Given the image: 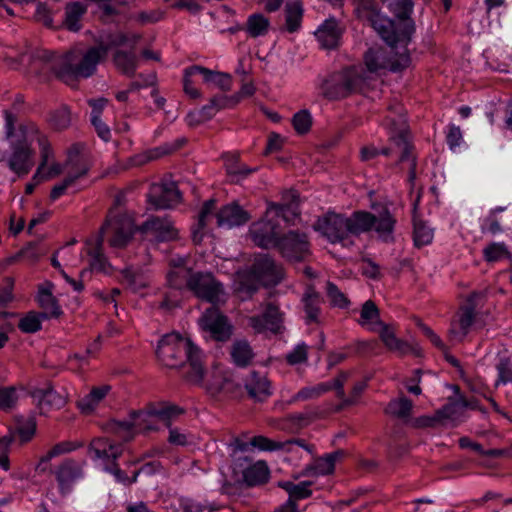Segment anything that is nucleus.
<instances>
[{
	"instance_id": "34",
	"label": "nucleus",
	"mask_w": 512,
	"mask_h": 512,
	"mask_svg": "<svg viewBox=\"0 0 512 512\" xmlns=\"http://www.w3.org/2000/svg\"><path fill=\"white\" fill-rule=\"evenodd\" d=\"M343 455L342 451H335L314 459L301 472V476L329 475L334 472L336 460Z\"/></svg>"
},
{
	"instance_id": "26",
	"label": "nucleus",
	"mask_w": 512,
	"mask_h": 512,
	"mask_svg": "<svg viewBox=\"0 0 512 512\" xmlns=\"http://www.w3.org/2000/svg\"><path fill=\"white\" fill-rule=\"evenodd\" d=\"M54 284L46 281L38 286L37 302L43 312L41 315L44 320L57 318L62 314L58 300L53 295Z\"/></svg>"
},
{
	"instance_id": "41",
	"label": "nucleus",
	"mask_w": 512,
	"mask_h": 512,
	"mask_svg": "<svg viewBox=\"0 0 512 512\" xmlns=\"http://www.w3.org/2000/svg\"><path fill=\"white\" fill-rule=\"evenodd\" d=\"M155 466H159V463H146L139 470L134 471L132 477H128L127 474L120 469L116 462H113L110 466H106V470L115 477L117 482L129 486L137 481V478L141 472L153 473L155 471Z\"/></svg>"
},
{
	"instance_id": "15",
	"label": "nucleus",
	"mask_w": 512,
	"mask_h": 512,
	"mask_svg": "<svg viewBox=\"0 0 512 512\" xmlns=\"http://www.w3.org/2000/svg\"><path fill=\"white\" fill-rule=\"evenodd\" d=\"M66 175L64 179L53 186L51 192H64L67 189H87L91 183L88 176L89 165L83 159L77 160L75 163L68 161L65 165Z\"/></svg>"
},
{
	"instance_id": "4",
	"label": "nucleus",
	"mask_w": 512,
	"mask_h": 512,
	"mask_svg": "<svg viewBox=\"0 0 512 512\" xmlns=\"http://www.w3.org/2000/svg\"><path fill=\"white\" fill-rule=\"evenodd\" d=\"M214 211L215 201L213 199L203 204L198 215L197 224L192 226V238L194 243H201L206 228L213 218L216 219L217 227L226 229L244 225L250 219L248 212L236 202L223 206L216 213H214Z\"/></svg>"
},
{
	"instance_id": "43",
	"label": "nucleus",
	"mask_w": 512,
	"mask_h": 512,
	"mask_svg": "<svg viewBox=\"0 0 512 512\" xmlns=\"http://www.w3.org/2000/svg\"><path fill=\"white\" fill-rule=\"evenodd\" d=\"M396 220L391 215V213L384 209V211L376 217V224L373 226L379 238H381L385 242H390L393 240V231L395 227Z\"/></svg>"
},
{
	"instance_id": "36",
	"label": "nucleus",
	"mask_w": 512,
	"mask_h": 512,
	"mask_svg": "<svg viewBox=\"0 0 512 512\" xmlns=\"http://www.w3.org/2000/svg\"><path fill=\"white\" fill-rule=\"evenodd\" d=\"M323 299L313 287H308L302 298L307 324L318 323Z\"/></svg>"
},
{
	"instance_id": "7",
	"label": "nucleus",
	"mask_w": 512,
	"mask_h": 512,
	"mask_svg": "<svg viewBox=\"0 0 512 512\" xmlns=\"http://www.w3.org/2000/svg\"><path fill=\"white\" fill-rule=\"evenodd\" d=\"M184 413L177 405L168 402L149 403L145 409L132 411L129 416L134 420L137 432H150L159 429V422L170 427V422Z\"/></svg>"
},
{
	"instance_id": "49",
	"label": "nucleus",
	"mask_w": 512,
	"mask_h": 512,
	"mask_svg": "<svg viewBox=\"0 0 512 512\" xmlns=\"http://www.w3.org/2000/svg\"><path fill=\"white\" fill-rule=\"evenodd\" d=\"M382 2L390 12L403 21V27L406 23L412 21L410 18L413 11L412 0H382Z\"/></svg>"
},
{
	"instance_id": "22",
	"label": "nucleus",
	"mask_w": 512,
	"mask_h": 512,
	"mask_svg": "<svg viewBox=\"0 0 512 512\" xmlns=\"http://www.w3.org/2000/svg\"><path fill=\"white\" fill-rule=\"evenodd\" d=\"M252 272L266 285H276L283 279L282 266L268 254H262L255 258Z\"/></svg>"
},
{
	"instance_id": "24",
	"label": "nucleus",
	"mask_w": 512,
	"mask_h": 512,
	"mask_svg": "<svg viewBox=\"0 0 512 512\" xmlns=\"http://www.w3.org/2000/svg\"><path fill=\"white\" fill-rule=\"evenodd\" d=\"M205 389L211 396L234 395L238 390V385L221 368L216 366L212 371L210 378L204 383Z\"/></svg>"
},
{
	"instance_id": "30",
	"label": "nucleus",
	"mask_w": 512,
	"mask_h": 512,
	"mask_svg": "<svg viewBox=\"0 0 512 512\" xmlns=\"http://www.w3.org/2000/svg\"><path fill=\"white\" fill-rule=\"evenodd\" d=\"M280 203H271L267 209L266 217L272 212L277 216H281L287 223H294L295 219L300 217V198L296 194H287Z\"/></svg>"
},
{
	"instance_id": "56",
	"label": "nucleus",
	"mask_w": 512,
	"mask_h": 512,
	"mask_svg": "<svg viewBox=\"0 0 512 512\" xmlns=\"http://www.w3.org/2000/svg\"><path fill=\"white\" fill-rule=\"evenodd\" d=\"M63 166L58 163V162H49L47 164V166H45L44 168V171L42 172L41 175L37 176V171L35 172L33 178H32V182H29L26 184V187H25V192H33V190L35 189V186L42 182V181H47V180H51L57 176H59L62 171H63Z\"/></svg>"
},
{
	"instance_id": "8",
	"label": "nucleus",
	"mask_w": 512,
	"mask_h": 512,
	"mask_svg": "<svg viewBox=\"0 0 512 512\" xmlns=\"http://www.w3.org/2000/svg\"><path fill=\"white\" fill-rule=\"evenodd\" d=\"M364 86L365 77L362 69L349 67L330 75L321 85V92L330 100H338L362 92Z\"/></svg>"
},
{
	"instance_id": "37",
	"label": "nucleus",
	"mask_w": 512,
	"mask_h": 512,
	"mask_svg": "<svg viewBox=\"0 0 512 512\" xmlns=\"http://www.w3.org/2000/svg\"><path fill=\"white\" fill-rule=\"evenodd\" d=\"M349 233L360 235L370 231L376 224V216L366 211H356L347 217Z\"/></svg>"
},
{
	"instance_id": "32",
	"label": "nucleus",
	"mask_w": 512,
	"mask_h": 512,
	"mask_svg": "<svg viewBox=\"0 0 512 512\" xmlns=\"http://www.w3.org/2000/svg\"><path fill=\"white\" fill-rule=\"evenodd\" d=\"M248 395L256 401H265L272 395L271 383L266 376L252 371L245 381Z\"/></svg>"
},
{
	"instance_id": "42",
	"label": "nucleus",
	"mask_w": 512,
	"mask_h": 512,
	"mask_svg": "<svg viewBox=\"0 0 512 512\" xmlns=\"http://www.w3.org/2000/svg\"><path fill=\"white\" fill-rule=\"evenodd\" d=\"M312 482L302 481L295 484L291 481H281L278 486L288 493V500L297 503L299 500L307 499L312 495L310 489Z\"/></svg>"
},
{
	"instance_id": "3",
	"label": "nucleus",
	"mask_w": 512,
	"mask_h": 512,
	"mask_svg": "<svg viewBox=\"0 0 512 512\" xmlns=\"http://www.w3.org/2000/svg\"><path fill=\"white\" fill-rule=\"evenodd\" d=\"M124 203L125 194H117L98 233L103 238L107 235V241L113 248L126 247L138 231L134 215L124 208Z\"/></svg>"
},
{
	"instance_id": "23",
	"label": "nucleus",
	"mask_w": 512,
	"mask_h": 512,
	"mask_svg": "<svg viewBox=\"0 0 512 512\" xmlns=\"http://www.w3.org/2000/svg\"><path fill=\"white\" fill-rule=\"evenodd\" d=\"M249 325L257 333L271 331L273 333L280 332L282 328V313L273 303H268L261 315H254L249 318Z\"/></svg>"
},
{
	"instance_id": "17",
	"label": "nucleus",
	"mask_w": 512,
	"mask_h": 512,
	"mask_svg": "<svg viewBox=\"0 0 512 512\" xmlns=\"http://www.w3.org/2000/svg\"><path fill=\"white\" fill-rule=\"evenodd\" d=\"M249 234L254 244L263 249L274 248L281 234L279 224L272 219H261L249 228Z\"/></svg>"
},
{
	"instance_id": "61",
	"label": "nucleus",
	"mask_w": 512,
	"mask_h": 512,
	"mask_svg": "<svg viewBox=\"0 0 512 512\" xmlns=\"http://www.w3.org/2000/svg\"><path fill=\"white\" fill-rule=\"evenodd\" d=\"M313 118L309 110L302 109L296 112L292 117V125L299 135L307 134L312 127Z\"/></svg>"
},
{
	"instance_id": "38",
	"label": "nucleus",
	"mask_w": 512,
	"mask_h": 512,
	"mask_svg": "<svg viewBox=\"0 0 512 512\" xmlns=\"http://www.w3.org/2000/svg\"><path fill=\"white\" fill-rule=\"evenodd\" d=\"M379 326H381V330L379 332L380 338L389 350L397 352L402 356L413 352L412 346L407 342L398 339L394 330L390 326L384 323Z\"/></svg>"
},
{
	"instance_id": "19",
	"label": "nucleus",
	"mask_w": 512,
	"mask_h": 512,
	"mask_svg": "<svg viewBox=\"0 0 512 512\" xmlns=\"http://www.w3.org/2000/svg\"><path fill=\"white\" fill-rule=\"evenodd\" d=\"M487 295V289L474 291L468 296L466 303L460 308L458 324L462 337L466 336L469 332L472 324L474 323L477 310L484 307Z\"/></svg>"
},
{
	"instance_id": "25",
	"label": "nucleus",
	"mask_w": 512,
	"mask_h": 512,
	"mask_svg": "<svg viewBox=\"0 0 512 512\" xmlns=\"http://www.w3.org/2000/svg\"><path fill=\"white\" fill-rule=\"evenodd\" d=\"M392 144L399 150V161L408 164L409 180L416 176V157L413 153V146L409 140V134L406 129H401L398 133L390 136Z\"/></svg>"
},
{
	"instance_id": "6",
	"label": "nucleus",
	"mask_w": 512,
	"mask_h": 512,
	"mask_svg": "<svg viewBox=\"0 0 512 512\" xmlns=\"http://www.w3.org/2000/svg\"><path fill=\"white\" fill-rule=\"evenodd\" d=\"M35 124L20 125L11 141L12 153L8 160L9 168L18 175H25L34 165V150L32 149L35 137Z\"/></svg>"
},
{
	"instance_id": "54",
	"label": "nucleus",
	"mask_w": 512,
	"mask_h": 512,
	"mask_svg": "<svg viewBox=\"0 0 512 512\" xmlns=\"http://www.w3.org/2000/svg\"><path fill=\"white\" fill-rule=\"evenodd\" d=\"M329 391H331V386L326 382L318 383L314 386H306L301 388L295 395H293L290 403L317 399Z\"/></svg>"
},
{
	"instance_id": "64",
	"label": "nucleus",
	"mask_w": 512,
	"mask_h": 512,
	"mask_svg": "<svg viewBox=\"0 0 512 512\" xmlns=\"http://www.w3.org/2000/svg\"><path fill=\"white\" fill-rule=\"evenodd\" d=\"M43 317L41 313L29 312L25 317L20 319L18 328L24 333H35L41 329Z\"/></svg>"
},
{
	"instance_id": "5",
	"label": "nucleus",
	"mask_w": 512,
	"mask_h": 512,
	"mask_svg": "<svg viewBox=\"0 0 512 512\" xmlns=\"http://www.w3.org/2000/svg\"><path fill=\"white\" fill-rule=\"evenodd\" d=\"M364 63L371 73L384 69L401 72L410 66L411 57L406 46H373L365 52Z\"/></svg>"
},
{
	"instance_id": "2",
	"label": "nucleus",
	"mask_w": 512,
	"mask_h": 512,
	"mask_svg": "<svg viewBox=\"0 0 512 512\" xmlns=\"http://www.w3.org/2000/svg\"><path fill=\"white\" fill-rule=\"evenodd\" d=\"M156 355L166 367L178 368L188 362L190 370L187 372L189 381L204 383V367L202 352L193 345L190 339L177 333L167 334L159 341Z\"/></svg>"
},
{
	"instance_id": "45",
	"label": "nucleus",
	"mask_w": 512,
	"mask_h": 512,
	"mask_svg": "<svg viewBox=\"0 0 512 512\" xmlns=\"http://www.w3.org/2000/svg\"><path fill=\"white\" fill-rule=\"evenodd\" d=\"M303 17L302 4L299 1L287 2L285 6L286 29L290 33L298 31Z\"/></svg>"
},
{
	"instance_id": "48",
	"label": "nucleus",
	"mask_w": 512,
	"mask_h": 512,
	"mask_svg": "<svg viewBox=\"0 0 512 512\" xmlns=\"http://www.w3.org/2000/svg\"><path fill=\"white\" fill-rule=\"evenodd\" d=\"M270 21L260 13H254L248 16L245 30L252 38L264 36L268 33Z\"/></svg>"
},
{
	"instance_id": "16",
	"label": "nucleus",
	"mask_w": 512,
	"mask_h": 512,
	"mask_svg": "<svg viewBox=\"0 0 512 512\" xmlns=\"http://www.w3.org/2000/svg\"><path fill=\"white\" fill-rule=\"evenodd\" d=\"M237 105V97L231 95L219 94L213 96L208 104L204 105L198 111L188 113L187 120L189 125H196L211 120L219 111L230 109Z\"/></svg>"
},
{
	"instance_id": "11",
	"label": "nucleus",
	"mask_w": 512,
	"mask_h": 512,
	"mask_svg": "<svg viewBox=\"0 0 512 512\" xmlns=\"http://www.w3.org/2000/svg\"><path fill=\"white\" fill-rule=\"evenodd\" d=\"M192 269L169 270L166 275L168 291L160 303L163 309H173L178 307L183 292L189 291L192 276Z\"/></svg>"
},
{
	"instance_id": "33",
	"label": "nucleus",
	"mask_w": 512,
	"mask_h": 512,
	"mask_svg": "<svg viewBox=\"0 0 512 512\" xmlns=\"http://www.w3.org/2000/svg\"><path fill=\"white\" fill-rule=\"evenodd\" d=\"M87 5L78 1L69 2L65 5L64 16L61 27L71 32H78L82 29V20L87 13Z\"/></svg>"
},
{
	"instance_id": "58",
	"label": "nucleus",
	"mask_w": 512,
	"mask_h": 512,
	"mask_svg": "<svg viewBox=\"0 0 512 512\" xmlns=\"http://www.w3.org/2000/svg\"><path fill=\"white\" fill-rule=\"evenodd\" d=\"M357 322L363 327L374 324L380 325L383 323L380 321V312L374 301L367 300L363 303L360 310V319Z\"/></svg>"
},
{
	"instance_id": "9",
	"label": "nucleus",
	"mask_w": 512,
	"mask_h": 512,
	"mask_svg": "<svg viewBox=\"0 0 512 512\" xmlns=\"http://www.w3.org/2000/svg\"><path fill=\"white\" fill-rule=\"evenodd\" d=\"M365 19L389 46H407L411 40L412 34L415 32L413 21L406 23L405 27H402V29L398 31L394 28L393 22L381 16L378 10Z\"/></svg>"
},
{
	"instance_id": "47",
	"label": "nucleus",
	"mask_w": 512,
	"mask_h": 512,
	"mask_svg": "<svg viewBox=\"0 0 512 512\" xmlns=\"http://www.w3.org/2000/svg\"><path fill=\"white\" fill-rule=\"evenodd\" d=\"M434 238V231L427 223L416 216L413 218V241L417 248L429 245Z\"/></svg>"
},
{
	"instance_id": "35",
	"label": "nucleus",
	"mask_w": 512,
	"mask_h": 512,
	"mask_svg": "<svg viewBox=\"0 0 512 512\" xmlns=\"http://www.w3.org/2000/svg\"><path fill=\"white\" fill-rule=\"evenodd\" d=\"M112 61L115 68L121 74L127 77H133L136 74L139 59L133 50L125 51L116 49L113 54Z\"/></svg>"
},
{
	"instance_id": "14",
	"label": "nucleus",
	"mask_w": 512,
	"mask_h": 512,
	"mask_svg": "<svg viewBox=\"0 0 512 512\" xmlns=\"http://www.w3.org/2000/svg\"><path fill=\"white\" fill-rule=\"evenodd\" d=\"M51 473L55 477L59 493L62 496H67L71 493L73 485L84 477V463L66 458L54 466Z\"/></svg>"
},
{
	"instance_id": "20",
	"label": "nucleus",
	"mask_w": 512,
	"mask_h": 512,
	"mask_svg": "<svg viewBox=\"0 0 512 512\" xmlns=\"http://www.w3.org/2000/svg\"><path fill=\"white\" fill-rule=\"evenodd\" d=\"M138 232L147 239L158 242L169 241L177 237V230L165 218L151 217L138 226Z\"/></svg>"
},
{
	"instance_id": "29",
	"label": "nucleus",
	"mask_w": 512,
	"mask_h": 512,
	"mask_svg": "<svg viewBox=\"0 0 512 512\" xmlns=\"http://www.w3.org/2000/svg\"><path fill=\"white\" fill-rule=\"evenodd\" d=\"M103 237L97 235L86 240V253L90 257V267L97 272L109 273L110 264L103 253Z\"/></svg>"
},
{
	"instance_id": "63",
	"label": "nucleus",
	"mask_w": 512,
	"mask_h": 512,
	"mask_svg": "<svg viewBox=\"0 0 512 512\" xmlns=\"http://www.w3.org/2000/svg\"><path fill=\"white\" fill-rule=\"evenodd\" d=\"M413 403L407 397L391 400L387 406V412L398 417L405 418L410 416Z\"/></svg>"
},
{
	"instance_id": "60",
	"label": "nucleus",
	"mask_w": 512,
	"mask_h": 512,
	"mask_svg": "<svg viewBox=\"0 0 512 512\" xmlns=\"http://www.w3.org/2000/svg\"><path fill=\"white\" fill-rule=\"evenodd\" d=\"M186 142L185 139H178L173 143H165L158 147L149 149L146 151L148 161L158 160L166 155H170L180 149L183 144Z\"/></svg>"
},
{
	"instance_id": "55",
	"label": "nucleus",
	"mask_w": 512,
	"mask_h": 512,
	"mask_svg": "<svg viewBox=\"0 0 512 512\" xmlns=\"http://www.w3.org/2000/svg\"><path fill=\"white\" fill-rule=\"evenodd\" d=\"M32 396L39 400L40 404H47L53 407H61L64 404V399L52 387L50 383L45 388H35Z\"/></svg>"
},
{
	"instance_id": "59",
	"label": "nucleus",
	"mask_w": 512,
	"mask_h": 512,
	"mask_svg": "<svg viewBox=\"0 0 512 512\" xmlns=\"http://www.w3.org/2000/svg\"><path fill=\"white\" fill-rule=\"evenodd\" d=\"M225 168L229 175L246 177L256 169H250L245 164L240 162L238 154H228L225 156Z\"/></svg>"
},
{
	"instance_id": "21",
	"label": "nucleus",
	"mask_w": 512,
	"mask_h": 512,
	"mask_svg": "<svg viewBox=\"0 0 512 512\" xmlns=\"http://www.w3.org/2000/svg\"><path fill=\"white\" fill-rule=\"evenodd\" d=\"M123 445L109 438H94L88 447V455L93 460H101L107 466L109 463L115 462L123 453Z\"/></svg>"
},
{
	"instance_id": "39",
	"label": "nucleus",
	"mask_w": 512,
	"mask_h": 512,
	"mask_svg": "<svg viewBox=\"0 0 512 512\" xmlns=\"http://www.w3.org/2000/svg\"><path fill=\"white\" fill-rule=\"evenodd\" d=\"M269 476L270 470L265 461H257L243 471V480L250 487L265 484Z\"/></svg>"
},
{
	"instance_id": "62",
	"label": "nucleus",
	"mask_w": 512,
	"mask_h": 512,
	"mask_svg": "<svg viewBox=\"0 0 512 512\" xmlns=\"http://www.w3.org/2000/svg\"><path fill=\"white\" fill-rule=\"evenodd\" d=\"M326 294L331 306L340 309H346L349 307L350 300L348 297L331 281H327L326 283Z\"/></svg>"
},
{
	"instance_id": "53",
	"label": "nucleus",
	"mask_w": 512,
	"mask_h": 512,
	"mask_svg": "<svg viewBox=\"0 0 512 512\" xmlns=\"http://www.w3.org/2000/svg\"><path fill=\"white\" fill-rule=\"evenodd\" d=\"M182 201V194H148V203L156 210L173 209Z\"/></svg>"
},
{
	"instance_id": "28",
	"label": "nucleus",
	"mask_w": 512,
	"mask_h": 512,
	"mask_svg": "<svg viewBox=\"0 0 512 512\" xmlns=\"http://www.w3.org/2000/svg\"><path fill=\"white\" fill-rule=\"evenodd\" d=\"M342 29L338 21L331 17L326 19L315 31V37L320 46L325 49H334L339 45Z\"/></svg>"
},
{
	"instance_id": "57",
	"label": "nucleus",
	"mask_w": 512,
	"mask_h": 512,
	"mask_svg": "<svg viewBox=\"0 0 512 512\" xmlns=\"http://www.w3.org/2000/svg\"><path fill=\"white\" fill-rule=\"evenodd\" d=\"M108 429L123 441H130L134 435L136 428L134 420L130 417L129 420H111L108 423Z\"/></svg>"
},
{
	"instance_id": "44",
	"label": "nucleus",
	"mask_w": 512,
	"mask_h": 512,
	"mask_svg": "<svg viewBox=\"0 0 512 512\" xmlns=\"http://www.w3.org/2000/svg\"><path fill=\"white\" fill-rule=\"evenodd\" d=\"M230 354L233 362L238 367L248 366L254 357L252 348L246 340L235 341L231 347Z\"/></svg>"
},
{
	"instance_id": "27",
	"label": "nucleus",
	"mask_w": 512,
	"mask_h": 512,
	"mask_svg": "<svg viewBox=\"0 0 512 512\" xmlns=\"http://www.w3.org/2000/svg\"><path fill=\"white\" fill-rule=\"evenodd\" d=\"M251 444L262 451H275L286 449L287 451H292V446L297 445L303 449H305L308 453L313 454L315 450V446L312 444H307L304 439L301 438H293L287 440L285 442H275L265 436L258 435L251 438Z\"/></svg>"
},
{
	"instance_id": "50",
	"label": "nucleus",
	"mask_w": 512,
	"mask_h": 512,
	"mask_svg": "<svg viewBox=\"0 0 512 512\" xmlns=\"http://www.w3.org/2000/svg\"><path fill=\"white\" fill-rule=\"evenodd\" d=\"M202 79L205 83H213L223 92L232 89L233 81L229 73L213 71L202 66Z\"/></svg>"
},
{
	"instance_id": "31",
	"label": "nucleus",
	"mask_w": 512,
	"mask_h": 512,
	"mask_svg": "<svg viewBox=\"0 0 512 512\" xmlns=\"http://www.w3.org/2000/svg\"><path fill=\"white\" fill-rule=\"evenodd\" d=\"M182 183L175 179L172 174H165L158 181H135L131 184L130 190H151L152 192H180Z\"/></svg>"
},
{
	"instance_id": "18",
	"label": "nucleus",
	"mask_w": 512,
	"mask_h": 512,
	"mask_svg": "<svg viewBox=\"0 0 512 512\" xmlns=\"http://www.w3.org/2000/svg\"><path fill=\"white\" fill-rule=\"evenodd\" d=\"M200 322L203 329L208 331L212 338L217 341H227L232 334L227 317L214 306L206 309Z\"/></svg>"
},
{
	"instance_id": "10",
	"label": "nucleus",
	"mask_w": 512,
	"mask_h": 512,
	"mask_svg": "<svg viewBox=\"0 0 512 512\" xmlns=\"http://www.w3.org/2000/svg\"><path fill=\"white\" fill-rule=\"evenodd\" d=\"M314 228L333 244L341 243L343 246H348L353 243L350 238L347 217L341 214L328 212L318 219Z\"/></svg>"
},
{
	"instance_id": "52",
	"label": "nucleus",
	"mask_w": 512,
	"mask_h": 512,
	"mask_svg": "<svg viewBox=\"0 0 512 512\" xmlns=\"http://www.w3.org/2000/svg\"><path fill=\"white\" fill-rule=\"evenodd\" d=\"M35 137L33 138V142H37L40 148V156L41 162L37 168V176L41 175L44 171L45 166L53 159L54 153L51 148V145L43 133L40 132L37 125L35 124Z\"/></svg>"
},
{
	"instance_id": "46",
	"label": "nucleus",
	"mask_w": 512,
	"mask_h": 512,
	"mask_svg": "<svg viewBox=\"0 0 512 512\" xmlns=\"http://www.w3.org/2000/svg\"><path fill=\"white\" fill-rule=\"evenodd\" d=\"M197 76L202 77V66L192 65L183 71V90L192 99H198L202 95L196 88L195 78Z\"/></svg>"
},
{
	"instance_id": "13",
	"label": "nucleus",
	"mask_w": 512,
	"mask_h": 512,
	"mask_svg": "<svg viewBox=\"0 0 512 512\" xmlns=\"http://www.w3.org/2000/svg\"><path fill=\"white\" fill-rule=\"evenodd\" d=\"M274 248L289 261H302L310 254L308 237L299 231L282 234Z\"/></svg>"
},
{
	"instance_id": "51",
	"label": "nucleus",
	"mask_w": 512,
	"mask_h": 512,
	"mask_svg": "<svg viewBox=\"0 0 512 512\" xmlns=\"http://www.w3.org/2000/svg\"><path fill=\"white\" fill-rule=\"evenodd\" d=\"M82 443H75L72 441H62L55 444L47 453L41 458L40 463L38 464V469L42 472L46 471L45 464L49 462L52 458L60 456L62 454H66L72 452L80 447H82Z\"/></svg>"
},
{
	"instance_id": "1",
	"label": "nucleus",
	"mask_w": 512,
	"mask_h": 512,
	"mask_svg": "<svg viewBox=\"0 0 512 512\" xmlns=\"http://www.w3.org/2000/svg\"><path fill=\"white\" fill-rule=\"evenodd\" d=\"M141 39L142 35L139 33L117 32L108 34L101 39L98 45L90 47L78 62L74 53L59 55L44 50L39 52L37 57L45 63L47 69L51 70L58 79L71 87H75L80 78H88L95 73L97 65L111 49L129 44L131 50H133Z\"/></svg>"
},
{
	"instance_id": "40",
	"label": "nucleus",
	"mask_w": 512,
	"mask_h": 512,
	"mask_svg": "<svg viewBox=\"0 0 512 512\" xmlns=\"http://www.w3.org/2000/svg\"><path fill=\"white\" fill-rule=\"evenodd\" d=\"M110 390L109 385L93 387L89 394L78 400V408L85 414L92 413Z\"/></svg>"
},
{
	"instance_id": "12",
	"label": "nucleus",
	"mask_w": 512,
	"mask_h": 512,
	"mask_svg": "<svg viewBox=\"0 0 512 512\" xmlns=\"http://www.w3.org/2000/svg\"><path fill=\"white\" fill-rule=\"evenodd\" d=\"M189 291L213 305L219 303L225 294L223 284L212 273L201 271L192 276Z\"/></svg>"
}]
</instances>
